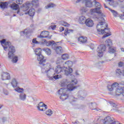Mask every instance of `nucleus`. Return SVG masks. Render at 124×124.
Here are the masks:
<instances>
[{"instance_id": "obj_58", "label": "nucleus", "mask_w": 124, "mask_h": 124, "mask_svg": "<svg viewBox=\"0 0 124 124\" xmlns=\"http://www.w3.org/2000/svg\"><path fill=\"white\" fill-rule=\"evenodd\" d=\"M122 75L124 76V70L122 71Z\"/></svg>"}, {"instance_id": "obj_43", "label": "nucleus", "mask_w": 124, "mask_h": 124, "mask_svg": "<svg viewBox=\"0 0 124 124\" xmlns=\"http://www.w3.org/2000/svg\"><path fill=\"white\" fill-rule=\"evenodd\" d=\"M32 43H33V44H39L40 42L37 41V40H36V38H34L32 40Z\"/></svg>"}, {"instance_id": "obj_39", "label": "nucleus", "mask_w": 124, "mask_h": 124, "mask_svg": "<svg viewBox=\"0 0 124 124\" xmlns=\"http://www.w3.org/2000/svg\"><path fill=\"white\" fill-rule=\"evenodd\" d=\"M116 75L117 76H120L121 74H123V72L120 69H117L115 71Z\"/></svg>"}, {"instance_id": "obj_17", "label": "nucleus", "mask_w": 124, "mask_h": 124, "mask_svg": "<svg viewBox=\"0 0 124 124\" xmlns=\"http://www.w3.org/2000/svg\"><path fill=\"white\" fill-rule=\"evenodd\" d=\"M119 86V84L117 82H114L111 85H108L107 88L109 92H112L113 90H115Z\"/></svg>"}, {"instance_id": "obj_10", "label": "nucleus", "mask_w": 124, "mask_h": 124, "mask_svg": "<svg viewBox=\"0 0 124 124\" xmlns=\"http://www.w3.org/2000/svg\"><path fill=\"white\" fill-rule=\"evenodd\" d=\"M104 7H105V8H107L108 9V10H109L111 12L114 17H120V19H121L122 20H123V19H124V13L123 15H121V16H120L118 12H117V11L114 10H112L111 8L107 7V6H106L105 4H104Z\"/></svg>"}, {"instance_id": "obj_29", "label": "nucleus", "mask_w": 124, "mask_h": 124, "mask_svg": "<svg viewBox=\"0 0 124 124\" xmlns=\"http://www.w3.org/2000/svg\"><path fill=\"white\" fill-rule=\"evenodd\" d=\"M78 41H80V42H81L82 43H85L87 42V37H79L78 38Z\"/></svg>"}, {"instance_id": "obj_21", "label": "nucleus", "mask_w": 124, "mask_h": 124, "mask_svg": "<svg viewBox=\"0 0 124 124\" xmlns=\"http://www.w3.org/2000/svg\"><path fill=\"white\" fill-rule=\"evenodd\" d=\"M65 64L66 65H67V66H68V68L67 67H65V68H67V69H66V72H68L69 71V68L70 69H72L71 68V66H72V65L73 64V63H72V62L71 61H67L65 62Z\"/></svg>"}, {"instance_id": "obj_3", "label": "nucleus", "mask_w": 124, "mask_h": 124, "mask_svg": "<svg viewBox=\"0 0 124 124\" xmlns=\"http://www.w3.org/2000/svg\"><path fill=\"white\" fill-rule=\"evenodd\" d=\"M38 0H33L31 2H27L26 3L23 4V11L26 15L29 14V16H31V17H33V16H34V14H35V10L32 8L28 11V9L30 7H37V6H38Z\"/></svg>"}, {"instance_id": "obj_19", "label": "nucleus", "mask_w": 124, "mask_h": 124, "mask_svg": "<svg viewBox=\"0 0 124 124\" xmlns=\"http://www.w3.org/2000/svg\"><path fill=\"white\" fill-rule=\"evenodd\" d=\"M49 36V31H43L38 37L39 38H47Z\"/></svg>"}, {"instance_id": "obj_27", "label": "nucleus", "mask_w": 124, "mask_h": 124, "mask_svg": "<svg viewBox=\"0 0 124 124\" xmlns=\"http://www.w3.org/2000/svg\"><path fill=\"white\" fill-rule=\"evenodd\" d=\"M67 89L66 88H61L59 90L58 93L59 94H66V93H67Z\"/></svg>"}, {"instance_id": "obj_37", "label": "nucleus", "mask_w": 124, "mask_h": 124, "mask_svg": "<svg viewBox=\"0 0 124 124\" xmlns=\"http://www.w3.org/2000/svg\"><path fill=\"white\" fill-rule=\"evenodd\" d=\"M15 91H16V92H17V93H24V89L19 87H17L15 89Z\"/></svg>"}, {"instance_id": "obj_6", "label": "nucleus", "mask_w": 124, "mask_h": 124, "mask_svg": "<svg viewBox=\"0 0 124 124\" xmlns=\"http://www.w3.org/2000/svg\"><path fill=\"white\" fill-rule=\"evenodd\" d=\"M68 83H70V84L67 85ZM76 84H77V79H72L71 81L68 79H62L60 82V85L62 87H65V86L67 85V89L69 92H71L76 89L77 87L74 86V85H76Z\"/></svg>"}, {"instance_id": "obj_51", "label": "nucleus", "mask_w": 124, "mask_h": 124, "mask_svg": "<svg viewBox=\"0 0 124 124\" xmlns=\"http://www.w3.org/2000/svg\"><path fill=\"white\" fill-rule=\"evenodd\" d=\"M60 31H64V28L63 27H61L59 28Z\"/></svg>"}, {"instance_id": "obj_59", "label": "nucleus", "mask_w": 124, "mask_h": 124, "mask_svg": "<svg viewBox=\"0 0 124 124\" xmlns=\"http://www.w3.org/2000/svg\"><path fill=\"white\" fill-rule=\"evenodd\" d=\"M1 107H2V105H0V109H1Z\"/></svg>"}, {"instance_id": "obj_11", "label": "nucleus", "mask_w": 124, "mask_h": 124, "mask_svg": "<svg viewBox=\"0 0 124 124\" xmlns=\"http://www.w3.org/2000/svg\"><path fill=\"white\" fill-rule=\"evenodd\" d=\"M11 7L13 10H15V13L18 14L20 16L24 15V13H21L20 9H19V5L16 3H14L11 5Z\"/></svg>"}, {"instance_id": "obj_24", "label": "nucleus", "mask_w": 124, "mask_h": 124, "mask_svg": "<svg viewBox=\"0 0 124 124\" xmlns=\"http://www.w3.org/2000/svg\"><path fill=\"white\" fill-rule=\"evenodd\" d=\"M19 99L22 101H25L27 98V95L25 93H20L19 95Z\"/></svg>"}, {"instance_id": "obj_57", "label": "nucleus", "mask_w": 124, "mask_h": 124, "mask_svg": "<svg viewBox=\"0 0 124 124\" xmlns=\"http://www.w3.org/2000/svg\"><path fill=\"white\" fill-rule=\"evenodd\" d=\"M120 2H123L124 0H118Z\"/></svg>"}, {"instance_id": "obj_35", "label": "nucleus", "mask_w": 124, "mask_h": 124, "mask_svg": "<svg viewBox=\"0 0 124 124\" xmlns=\"http://www.w3.org/2000/svg\"><path fill=\"white\" fill-rule=\"evenodd\" d=\"M56 6V4L50 3L47 4V5L45 6L46 9H48V8H52V7H55Z\"/></svg>"}, {"instance_id": "obj_61", "label": "nucleus", "mask_w": 124, "mask_h": 124, "mask_svg": "<svg viewBox=\"0 0 124 124\" xmlns=\"http://www.w3.org/2000/svg\"><path fill=\"white\" fill-rule=\"evenodd\" d=\"M101 19H103V17H102Z\"/></svg>"}, {"instance_id": "obj_20", "label": "nucleus", "mask_w": 124, "mask_h": 124, "mask_svg": "<svg viewBox=\"0 0 124 124\" xmlns=\"http://www.w3.org/2000/svg\"><path fill=\"white\" fill-rule=\"evenodd\" d=\"M79 93L80 94V95H78V98L80 100H83L86 95H87V92H86V91H79Z\"/></svg>"}, {"instance_id": "obj_41", "label": "nucleus", "mask_w": 124, "mask_h": 124, "mask_svg": "<svg viewBox=\"0 0 124 124\" xmlns=\"http://www.w3.org/2000/svg\"><path fill=\"white\" fill-rule=\"evenodd\" d=\"M80 11L82 13H86L88 11V9L86 7H83L80 9Z\"/></svg>"}, {"instance_id": "obj_55", "label": "nucleus", "mask_w": 124, "mask_h": 124, "mask_svg": "<svg viewBox=\"0 0 124 124\" xmlns=\"http://www.w3.org/2000/svg\"><path fill=\"white\" fill-rule=\"evenodd\" d=\"M113 0H107V1H108V2H111Z\"/></svg>"}, {"instance_id": "obj_7", "label": "nucleus", "mask_w": 124, "mask_h": 124, "mask_svg": "<svg viewBox=\"0 0 124 124\" xmlns=\"http://www.w3.org/2000/svg\"><path fill=\"white\" fill-rule=\"evenodd\" d=\"M67 69V70H66ZM64 71L65 73V75H69L71 73H72V69H69V71H67V68H65V67H61V66H57L55 68V69L54 70V72L56 73L57 74H59V73H61L62 72Z\"/></svg>"}, {"instance_id": "obj_31", "label": "nucleus", "mask_w": 124, "mask_h": 124, "mask_svg": "<svg viewBox=\"0 0 124 124\" xmlns=\"http://www.w3.org/2000/svg\"><path fill=\"white\" fill-rule=\"evenodd\" d=\"M73 31H74L73 30H72V29L68 30V29H66L65 30L64 34L65 36H66V35H67V34L72 33V32H73Z\"/></svg>"}, {"instance_id": "obj_36", "label": "nucleus", "mask_w": 124, "mask_h": 124, "mask_svg": "<svg viewBox=\"0 0 124 124\" xmlns=\"http://www.w3.org/2000/svg\"><path fill=\"white\" fill-rule=\"evenodd\" d=\"M61 25H62V26H64V27H66V28H68L70 27V24L67 23V22L64 21H62L61 22Z\"/></svg>"}, {"instance_id": "obj_15", "label": "nucleus", "mask_w": 124, "mask_h": 124, "mask_svg": "<svg viewBox=\"0 0 124 124\" xmlns=\"http://www.w3.org/2000/svg\"><path fill=\"white\" fill-rule=\"evenodd\" d=\"M1 79L2 80V81L9 80V79H10V75L7 72H3L1 74Z\"/></svg>"}, {"instance_id": "obj_50", "label": "nucleus", "mask_w": 124, "mask_h": 124, "mask_svg": "<svg viewBox=\"0 0 124 124\" xmlns=\"http://www.w3.org/2000/svg\"><path fill=\"white\" fill-rule=\"evenodd\" d=\"M75 75L76 76H80V73H79V72H78V71H77L76 72H75Z\"/></svg>"}, {"instance_id": "obj_42", "label": "nucleus", "mask_w": 124, "mask_h": 124, "mask_svg": "<svg viewBox=\"0 0 124 124\" xmlns=\"http://www.w3.org/2000/svg\"><path fill=\"white\" fill-rule=\"evenodd\" d=\"M62 60H67V59H68V54H63L62 56Z\"/></svg>"}, {"instance_id": "obj_16", "label": "nucleus", "mask_w": 124, "mask_h": 124, "mask_svg": "<svg viewBox=\"0 0 124 124\" xmlns=\"http://www.w3.org/2000/svg\"><path fill=\"white\" fill-rule=\"evenodd\" d=\"M105 120L106 121L104 123V124H122L113 121L109 116L107 117Z\"/></svg>"}, {"instance_id": "obj_52", "label": "nucleus", "mask_w": 124, "mask_h": 124, "mask_svg": "<svg viewBox=\"0 0 124 124\" xmlns=\"http://www.w3.org/2000/svg\"><path fill=\"white\" fill-rule=\"evenodd\" d=\"M56 27L57 26L56 25L51 26V28L52 29V30H55V29H56Z\"/></svg>"}, {"instance_id": "obj_44", "label": "nucleus", "mask_w": 124, "mask_h": 124, "mask_svg": "<svg viewBox=\"0 0 124 124\" xmlns=\"http://www.w3.org/2000/svg\"><path fill=\"white\" fill-rule=\"evenodd\" d=\"M16 2L17 4H22L23 3V0H16Z\"/></svg>"}, {"instance_id": "obj_26", "label": "nucleus", "mask_w": 124, "mask_h": 124, "mask_svg": "<svg viewBox=\"0 0 124 124\" xmlns=\"http://www.w3.org/2000/svg\"><path fill=\"white\" fill-rule=\"evenodd\" d=\"M86 17L84 16H80L78 19V22L79 24L83 25V24H85L86 22Z\"/></svg>"}, {"instance_id": "obj_30", "label": "nucleus", "mask_w": 124, "mask_h": 124, "mask_svg": "<svg viewBox=\"0 0 124 124\" xmlns=\"http://www.w3.org/2000/svg\"><path fill=\"white\" fill-rule=\"evenodd\" d=\"M43 51H44V52H45L46 54L47 55V56H50V55H51V51L50 48H44L43 49Z\"/></svg>"}, {"instance_id": "obj_2", "label": "nucleus", "mask_w": 124, "mask_h": 124, "mask_svg": "<svg viewBox=\"0 0 124 124\" xmlns=\"http://www.w3.org/2000/svg\"><path fill=\"white\" fill-rule=\"evenodd\" d=\"M0 42L5 51H7V50H8L9 52L8 53V56L9 59H12V62L16 63V62H18V56L14 55V53H15L16 51L15 47L11 45V43H10V42H6L5 39H3L0 41Z\"/></svg>"}, {"instance_id": "obj_38", "label": "nucleus", "mask_w": 124, "mask_h": 124, "mask_svg": "<svg viewBox=\"0 0 124 124\" xmlns=\"http://www.w3.org/2000/svg\"><path fill=\"white\" fill-rule=\"evenodd\" d=\"M105 43H106V45H107L108 46H111V45L112 44V40H111V39H110L107 40L105 41Z\"/></svg>"}, {"instance_id": "obj_25", "label": "nucleus", "mask_w": 124, "mask_h": 124, "mask_svg": "<svg viewBox=\"0 0 124 124\" xmlns=\"http://www.w3.org/2000/svg\"><path fill=\"white\" fill-rule=\"evenodd\" d=\"M7 5H8V3H7V2H0V8L1 9L7 8Z\"/></svg>"}, {"instance_id": "obj_49", "label": "nucleus", "mask_w": 124, "mask_h": 124, "mask_svg": "<svg viewBox=\"0 0 124 124\" xmlns=\"http://www.w3.org/2000/svg\"><path fill=\"white\" fill-rule=\"evenodd\" d=\"M29 101L30 102H33V101H34V99L31 97L29 98Z\"/></svg>"}, {"instance_id": "obj_22", "label": "nucleus", "mask_w": 124, "mask_h": 124, "mask_svg": "<svg viewBox=\"0 0 124 124\" xmlns=\"http://www.w3.org/2000/svg\"><path fill=\"white\" fill-rule=\"evenodd\" d=\"M52 49H53V50H55L57 54H58V55H60V54L62 53V47L60 46L56 47H52Z\"/></svg>"}, {"instance_id": "obj_40", "label": "nucleus", "mask_w": 124, "mask_h": 124, "mask_svg": "<svg viewBox=\"0 0 124 124\" xmlns=\"http://www.w3.org/2000/svg\"><path fill=\"white\" fill-rule=\"evenodd\" d=\"M46 114L47 115V116H52L53 114V111L51 109H48L46 111Z\"/></svg>"}, {"instance_id": "obj_5", "label": "nucleus", "mask_w": 124, "mask_h": 124, "mask_svg": "<svg viewBox=\"0 0 124 124\" xmlns=\"http://www.w3.org/2000/svg\"><path fill=\"white\" fill-rule=\"evenodd\" d=\"M108 27V25L105 22H100L97 25V31L99 34H104L102 38H105V37H108V36H110L111 35V33L110 32V29L107 28Z\"/></svg>"}, {"instance_id": "obj_34", "label": "nucleus", "mask_w": 124, "mask_h": 124, "mask_svg": "<svg viewBox=\"0 0 124 124\" xmlns=\"http://www.w3.org/2000/svg\"><path fill=\"white\" fill-rule=\"evenodd\" d=\"M68 98V95L66 94H61V95L60 96V98L61 99V100H65V99H67Z\"/></svg>"}, {"instance_id": "obj_13", "label": "nucleus", "mask_w": 124, "mask_h": 124, "mask_svg": "<svg viewBox=\"0 0 124 124\" xmlns=\"http://www.w3.org/2000/svg\"><path fill=\"white\" fill-rule=\"evenodd\" d=\"M37 108L39 111H46V110H47L48 107H47V105H46L43 102H41L37 106Z\"/></svg>"}, {"instance_id": "obj_45", "label": "nucleus", "mask_w": 124, "mask_h": 124, "mask_svg": "<svg viewBox=\"0 0 124 124\" xmlns=\"http://www.w3.org/2000/svg\"><path fill=\"white\" fill-rule=\"evenodd\" d=\"M62 62V59L60 58H58L57 60L56 61V64H59Z\"/></svg>"}, {"instance_id": "obj_4", "label": "nucleus", "mask_w": 124, "mask_h": 124, "mask_svg": "<svg viewBox=\"0 0 124 124\" xmlns=\"http://www.w3.org/2000/svg\"><path fill=\"white\" fill-rule=\"evenodd\" d=\"M44 68L45 69V73L46 74V77L49 80L54 81V79L57 80V79H61L62 78L61 75L54 76L55 75V70H54L50 63H47L45 65Z\"/></svg>"}, {"instance_id": "obj_14", "label": "nucleus", "mask_w": 124, "mask_h": 124, "mask_svg": "<svg viewBox=\"0 0 124 124\" xmlns=\"http://www.w3.org/2000/svg\"><path fill=\"white\" fill-rule=\"evenodd\" d=\"M42 43L43 44H46V46H52V47H54L56 46V44H55V41H49L47 42L46 40L44 39L42 40Z\"/></svg>"}, {"instance_id": "obj_12", "label": "nucleus", "mask_w": 124, "mask_h": 124, "mask_svg": "<svg viewBox=\"0 0 124 124\" xmlns=\"http://www.w3.org/2000/svg\"><path fill=\"white\" fill-rule=\"evenodd\" d=\"M115 89V95L116 96H119V95H123L124 96V87H119V85Z\"/></svg>"}, {"instance_id": "obj_1", "label": "nucleus", "mask_w": 124, "mask_h": 124, "mask_svg": "<svg viewBox=\"0 0 124 124\" xmlns=\"http://www.w3.org/2000/svg\"><path fill=\"white\" fill-rule=\"evenodd\" d=\"M79 1H82L83 3L85 4L86 7H93V2H94L95 8L91 9L90 10V14L92 15V17L96 20H98V18L95 15V13L100 15L101 17H104V14L102 13L103 7L101 4L95 0L92 1V0H77L76 2H79Z\"/></svg>"}, {"instance_id": "obj_9", "label": "nucleus", "mask_w": 124, "mask_h": 124, "mask_svg": "<svg viewBox=\"0 0 124 124\" xmlns=\"http://www.w3.org/2000/svg\"><path fill=\"white\" fill-rule=\"evenodd\" d=\"M106 49V46L103 45H100L97 48V56L101 58L103 56V52Z\"/></svg>"}, {"instance_id": "obj_46", "label": "nucleus", "mask_w": 124, "mask_h": 124, "mask_svg": "<svg viewBox=\"0 0 124 124\" xmlns=\"http://www.w3.org/2000/svg\"><path fill=\"white\" fill-rule=\"evenodd\" d=\"M124 66V62H120L118 63V66H119V67H122V66Z\"/></svg>"}, {"instance_id": "obj_56", "label": "nucleus", "mask_w": 124, "mask_h": 124, "mask_svg": "<svg viewBox=\"0 0 124 124\" xmlns=\"http://www.w3.org/2000/svg\"><path fill=\"white\" fill-rule=\"evenodd\" d=\"M121 50L122 51V52H124V48H121Z\"/></svg>"}, {"instance_id": "obj_53", "label": "nucleus", "mask_w": 124, "mask_h": 124, "mask_svg": "<svg viewBox=\"0 0 124 124\" xmlns=\"http://www.w3.org/2000/svg\"><path fill=\"white\" fill-rule=\"evenodd\" d=\"M71 99H73V101H76V100L77 99H75V98L74 97H71ZM73 98L75 99V100H74Z\"/></svg>"}, {"instance_id": "obj_8", "label": "nucleus", "mask_w": 124, "mask_h": 124, "mask_svg": "<svg viewBox=\"0 0 124 124\" xmlns=\"http://www.w3.org/2000/svg\"><path fill=\"white\" fill-rule=\"evenodd\" d=\"M42 49L40 48L35 49V54L37 56V60L40 64H43L44 62H46V60L44 59V56L41 54Z\"/></svg>"}, {"instance_id": "obj_32", "label": "nucleus", "mask_w": 124, "mask_h": 124, "mask_svg": "<svg viewBox=\"0 0 124 124\" xmlns=\"http://www.w3.org/2000/svg\"><path fill=\"white\" fill-rule=\"evenodd\" d=\"M108 52L110 54L113 53H115L116 52V48L114 47V46H109L108 47Z\"/></svg>"}, {"instance_id": "obj_60", "label": "nucleus", "mask_w": 124, "mask_h": 124, "mask_svg": "<svg viewBox=\"0 0 124 124\" xmlns=\"http://www.w3.org/2000/svg\"><path fill=\"white\" fill-rule=\"evenodd\" d=\"M33 26V25H31V27H32Z\"/></svg>"}, {"instance_id": "obj_54", "label": "nucleus", "mask_w": 124, "mask_h": 124, "mask_svg": "<svg viewBox=\"0 0 124 124\" xmlns=\"http://www.w3.org/2000/svg\"><path fill=\"white\" fill-rule=\"evenodd\" d=\"M121 10H122V11H124V6L121 7Z\"/></svg>"}, {"instance_id": "obj_33", "label": "nucleus", "mask_w": 124, "mask_h": 124, "mask_svg": "<svg viewBox=\"0 0 124 124\" xmlns=\"http://www.w3.org/2000/svg\"><path fill=\"white\" fill-rule=\"evenodd\" d=\"M31 32V31L29 29L25 30L24 31H21L20 32L21 35H27L28 33H30Z\"/></svg>"}, {"instance_id": "obj_47", "label": "nucleus", "mask_w": 124, "mask_h": 124, "mask_svg": "<svg viewBox=\"0 0 124 124\" xmlns=\"http://www.w3.org/2000/svg\"><path fill=\"white\" fill-rule=\"evenodd\" d=\"M3 93L5 94V95H8V91H7L6 90H4Z\"/></svg>"}, {"instance_id": "obj_48", "label": "nucleus", "mask_w": 124, "mask_h": 124, "mask_svg": "<svg viewBox=\"0 0 124 124\" xmlns=\"http://www.w3.org/2000/svg\"><path fill=\"white\" fill-rule=\"evenodd\" d=\"M109 104L111 105V106H112L113 107H116V106H117L116 104L112 103L111 102H109Z\"/></svg>"}, {"instance_id": "obj_28", "label": "nucleus", "mask_w": 124, "mask_h": 124, "mask_svg": "<svg viewBox=\"0 0 124 124\" xmlns=\"http://www.w3.org/2000/svg\"><path fill=\"white\" fill-rule=\"evenodd\" d=\"M109 5L113 6V7H117V6L119 5L118 1L113 0L111 2H108Z\"/></svg>"}, {"instance_id": "obj_18", "label": "nucleus", "mask_w": 124, "mask_h": 124, "mask_svg": "<svg viewBox=\"0 0 124 124\" xmlns=\"http://www.w3.org/2000/svg\"><path fill=\"white\" fill-rule=\"evenodd\" d=\"M85 25L89 28H92L93 26V21L90 18H88L85 20Z\"/></svg>"}, {"instance_id": "obj_23", "label": "nucleus", "mask_w": 124, "mask_h": 124, "mask_svg": "<svg viewBox=\"0 0 124 124\" xmlns=\"http://www.w3.org/2000/svg\"><path fill=\"white\" fill-rule=\"evenodd\" d=\"M11 85L13 88H16L18 87V85H19V82H18V80H17L16 78H13L12 80Z\"/></svg>"}]
</instances>
